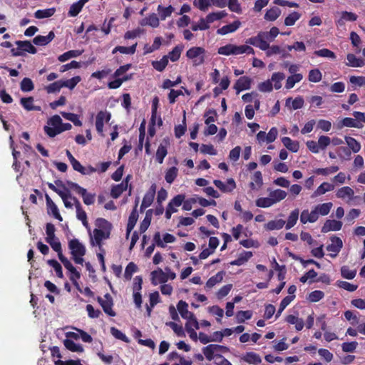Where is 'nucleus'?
Returning <instances> with one entry per match:
<instances>
[{"mask_svg":"<svg viewBox=\"0 0 365 365\" xmlns=\"http://www.w3.org/2000/svg\"><path fill=\"white\" fill-rule=\"evenodd\" d=\"M46 200L48 207L51 209L53 216L60 221H62V217L58 212V210L55 203L52 201L48 195H46Z\"/></svg>","mask_w":365,"mask_h":365,"instance_id":"nucleus-35","label":"nucleus"},{"mask_svg":"<svg viewBox=\"0 0 365 365\" xmlns=\"http://www.w3.org/2000/svg\"><path fill=\"white\" fill-rule=\"evenodd\" d=\"M270 39L271 36H269L268 32L260 31L256 36L250 38L247 43L258 47L262 51H265L269 48V42H271Z\"/></svg>","mask_w":365,"mask_h":365,"instance_id":"nucleus-2","label":"nucleus"},{"mask_svg":"<svg viewBox=\"0 0 365 365\" xmlns=\"http://www.w3.org/2000/svg\"><path fill=\"white\" fill-rule=\"evenodd\" d=\"M183 50V46L182 45H178L176 46L172 51H170L168 56V59L170 58L173 62L176 61L179 59L181 52Z\"/></svg>","mask_w":365,"mask_h":365,"instance_id":"nucleus-43","label":"nucleus"},{"mask_svg":"<svg viewBox=\"0 0 365 365\" xmlns=\"http://www.w3.org/2000/svg\"><path fill=\"white\" fill-rule=\"evenodd\" d=\"M68 247L72 256L85 255L86 254L85 247L77 239L70 240Z\"/></svg>","mask_w":365,"mask_h":365,"instance_id":"nucleus-10","label":"nucleus"},{"mask_svg":"<svg viewBox=\"0 0 365 365\" xmlns=\"http://www.w3.org/2000/svg\"><path fill=\"white\" fill-rule=\"evenodd\" d=\"M178 170L176 167H172L168 169L165 173V179L166 182L171 184L178 175Z\"/></svg>","mask_w":365,"mask_h":365,"instance_id":"nucleus-46","label":"nucleus"},{"mask_svg":"<svg viewBox=\"0 0 365 365\" xmlns=\"http://www.w3.org/2000/svg\"><path fill=\"white\" fill-rule=\"evenodd\" d=\"M16 44L23 51H26L30 53L34 54L37 52L36 48L29 41H17Z\"/></svg>","mask_w":365,"mask_h":365,"instance_id":"nucleus-25","label":"nucleus"},{"mask_svg":"<svg viewBox=\"0 0 365 365\" xmlns=\"http://www.w3.org/2000/svg\"><path fill=\"white\" fill-rule=\"evenodd\" d=\"M332 203L331 202H327L323 203L321 205H318L315 206L314 208L315 211H317L318 217H319V215H327L329 214V212L331 210V208L332 207Z\"/></svg>","mask_w":365,"mask_h":365,"instance_id":"nucleus-27","label":"nucleus"},{"mask_svg":"<svg viewBox=\"0 0 365 365\" xmlns=\"http://www.w3.org/2000/svg\"><path fill=\"white\" fill-rule=\"evenodd\" d=\"M284 78L285 76L283 73L277 72L272 74L271 81L274 83V87L275 89L278 90L282 87L281 81Z\"/></svg>","mask_w":365,"mask_h":365,"instance_id":"nucleus-48","label":"nucleus"},{"mask_svg":"<svg viewBox=\"0 0 365 365\" xmlns=\"http://www.w3.org/2000/svg\"><path fill=\"white\" fill-rule=\"evenodd\" d=\"M342 227V222L334 220H328L324 224L322 232L324 233L329 231H338L341 230Z\"/></svg>","mask_w":365,"mask_h":365,"instance_id":"nucleus-14","label":"nucleus"},{"mask_svg":"<svg viewBox=\"0 0 365 365\" xmlns=\"http://www.w3.org/2000/svg\"><path fill=\"white\" fill-rule=\"evenodd\" d=\"M168 152L165 146L160 144L156 152V160L159 163H163L164 158L166 156Z\"/></svg>","mask_w":365,"mask_h":365,"instance_id":"nucleus-62","label":"nucleus"},{"mask_svg":"<svg viewBox=\"0 0 365 365\" xmlns=\"http://www.w3.org/2000/svg\"><path fill=\"white\" fill-rule=\"evenodd\" d=\"M252 256V252H244L240 255L239 257L237 259L231 262L230 264L232 265L240 266L243 264L245 262H246Z\"/></svg>","mask_w":365,"mask_h":365,"instance_id":"nucleus-34","label":"nucleus"},{"mask_svg":"<svg viewBox=\"0 0 365 365\" xmlns=\"http://www.w3.org/2000/svg\"><path fill=\"white\" fill-rule=\"evenodd\" d=\"M97 229H100L105 231L110 232L112 229V225L103 218H98L95 222Z\"/></svg>","mask_w":365,"mask_h":365,"instance_id":"nucleus-44","label":"nucleus"},{"mask_svg":"<svg viewBox=\"0 0 365 365\" xmlns=\"http://www.w3.org/2000/svg\"><path fill=\"white\" fill-rule=\"evenodd\" d=\"M300 18V14L298 12H292L284 19V24L286 26H292Z\"/></svg>","mask_w":365,"mask_h":365,"instance_id":"nucleus-63","label":"nucleus"},{"mask_svg":"<svg viewBox=\"0 0 365 365\" xmlns=\"http://www.w3.org/2000/svg\"><path fill=\"white\" fill-rule=\"evenodd\" d=\"M55 37V34L53 31H50L46 36H37L33 39L34 44L37 46H46L50 43Z\"/></svg>","mask_w":365,"mask_h":365,"instance_id":"nucleus-17","label":"nucleus"},{"mask_svg":"<svg viewBox=\"0 0 365 365\" xmlns=\"http://www.w3.org/2000/svg\"><path fill=\"white\" fill-rule=\"evenodd\" d=\"M127 187L126 183L121 182L120 184L113 187L110 195L113 198L116 199L127 189Z\"/></svg>","mask_w":365,"mask_h":365,"instance_id":"nucleus-45","label":"nucleus"},{"mask_svg":"<svg viewBox=\"0 0 365 365\" xmlns=\"http://www.w3.org/2000/svg\"><path fill=\"white\" fill-rule=\"evenodd\" d=\"M274 204V200L270 197H260L256 200V205L259 207H269Z\"/></svg>","mask_w":365,"mask_h":365,"instance_id":"nucleus-57","label":"nucleus"},{"mask_svg":"<svg viewBox=\"0 0 365 365\" xmlns=\"http://www.w3.org/2000/svg\"><path fill=\"white\" fill-rule=\"evenodd\" d=\"M89 0H79L78 1L73 4L69 9L68 15L70 16H76L81 11L82 8Z\"/></svg>","mask_w":365,"mask_h":365,"instance_id":"nucleus-21","label":"nucleus"},{"mask_svg":"<svg viewBox=\"0 0 365 365\" xmlns=\"http://www.w3.org/2000/svg\"><path fill=\"white\" fill-rule=\"evenodd\" d=\"M269 197L272 199V200H274V203H277L284 200L287 197V192L284 190L277 189L272 191L269 193Z\"/></svg>","mask_w":365,"mask_h":365,"instance_id":"nucleus-39","label":"nucleus"},{"mask_svg":"<svg viewBox=\"0 0 365 365\" xmlns=\"http://www.w3.org/2000/svg\"><path fill=\"white\" fill-rule=\"evenodd\" d=\"M175 237L168 233H166L163 237V241L160 238V234L159 232H156L153 237V241L158 247H165V243H172L175 242Z\"/></svg>","mask_w":365,"mask_h":365,"instance_id":"nucleus-11","label":"nucleus"},{"mask_svg":"<svg viewBox=\"0 0 365 365\" xmlns=\"http://www.w3.org/2000/svg\"><path fill=\"white\" fill-rule=\"evenodd\" d=\"M334 189V185L330 184L329 182H323L320 186L317 187V189L314 192L312 197H316L321 195L324 194L328 191L333 190Z\"/></svg>","mask_w":365,"mask_h":365,"instance_id":"nucleus-24","label":"nucleus"},{"mask_svg":"<svg viewBox=\"0 0 365 365\" xmlns=\"http://www.w3.org/2000/svg\"><path fill=\"white\" fill-rule=\"evenodd\" d=\"M356 19L357 16L355 14L352 12L343 11L341 13V18L337 21V24L339 26H343L346 21H354Z\"/></svg>","mask_w":365,"mask_h":365,"instance_id":"nucleus-30","label":"nucleus"},{"mask_svg":"<svg viewBox=\"0 0 365 365\" xmlns=\"http://www.w3.org/2000/svg\"><path fill=\"white\" fill-rule=\"evenodd\" d=\"M285 223L286 222L284 220H271L264 225V227L267 230H280Z\"/></svg>","mask_w":365,"mask_h":365,"instance_id":"nucleus-26","label":"nucleus"},{"mask_svg":"<svg viewBox=\"0 0 365 365\" xmlns=\"http://www.w3.org/2000/svg\"><path fill=\"white\" fill-rule=\"evenodd\" d=\"M154 191L153 190H149L147 192L143 199L142 204L140 206L141 210L143 209H145L146 207H149L154 200Z\"/></svg>","mask_w":365,"mask_h":365,"instance_id":"nucleus-38","label":"nucleus"},{"mask_svg":"<svg viewBox=\"0 0 365 365\" xmlns=\"http://www.w3.org/2000/svg\"><path fill=\"white\" fill-rule=\"evenodd\" d=\"M158 11L160 17L162 20H165L167 17L170 16L174 11V8L172 6L168 7H163L159 5L158 7Z\"/></svg>","mask_w":365,"mask_h":365,"instance_id":"nucleus-41","label":"nucleus"},{"mask_svg":"<svg viewBox=\"0 0 365 365\" xmlns=\"http://www.w3.org/2000/svg\"><path fill=\"white\" fill-rule=\"evenodd\" d=\"M137 271V266L133 262H130L125 270L124 277L126 279L130 280L132 275Z\"/></svg>","mask_w":365,"mask_h":365,"instance_id":"nucleus-61","label":"nucleus"},{"mask_svg":"<svg viewBox=\"0 0 365 365\" xmlns=\"http://www.w3.org/2000/svg\"><path fill=\"white\" fill-rule=\"evenodd\" d=\"M204 48L201 47H192L187 51L186 56L187 58L192 60L193 65L198 66L204 62Z\"/></svg>","mask_w":365,"mask_h":365,"instance_id":"nucleus-7","label":"nucleus"},{"mask_svg":"<svg viewBox=\"0 0 365 365\" xmlns=\"http://www.w3.org/2000/svg\"><path fill=\"white\" fill-rule=\"evenodd\" d=\"M166 325L172 328L173 331L178 336L181 337H185V334L183 330V328L182 326L178 325L176 323L173 322H169L166 323Z\"/></svg>","mask_w":365,"mask_h":365,"instance_id":"nucleus-58","label":"nucleus"},{"mask_svg":"<svg viewBox=\"0 0 365 365\" xmlns=\"http://www.w3.org/2000/svg\"><path fill=\"white\" fill-rule=\"evenodd\" d=\"M322 80V73L319 69L311 70L309 73V81L314 83L319 82Z\"/></svg>","mask_w":365,"mask_h":365,"instance_id":"nucleus-64","label":"nucleus"},{"mask_svg":"<svg viewBox=\"0 0 365 365\" xmlns=\"http://www.w3.org/2000/svg\"><path fill=\"white\" fill-rule=\"evenodd\" d=\"M188 304L185 301L180 300L177 305L178 310L179 311L181 317L188 321L193 322L195 329H199L200 325L194 314L187 309Z\"/></svg>","mask_w":365,"mask_h":365,"instance_id":"nucleus-3","label":"nucleus"},{"mask_svg":"<svg viewBox=\"0 0 365 365\" xmlns=\"http://www.w3.org/2000/svg\"><path fill=\"white\" fill-rule=\"evenodd\" d=\"M47 262L54 269L57 277L59 278L63 277L61 265L56 259H49Z\"/></svg>","mask_w":365,"mask_h":365,"instance_id":"nucleus-59","label":"nucleus"},{"mask_svg":"<svg viewBox=\"0 0 365 365\" xmlns=\"http://www.w3.org/2000/svg\"><path fill=\"white\" fill-rule=\"evenodd\" d=\"M345 140L349 146V148L354 153H358L360 150L361 145L354 138L346 136Z\"/></svg>","mask_w":365,"mask_h":365,"instance_id":"nucleus-40","label":"nucleus"},{"mask_svg":"<svg viewBox=\"0 0 365 365\" xmlns=\"http://www.w3.org/2000/svg\"><path fill=\"white\" fill-rule=\"evenodd\" d=\"M331 244L329 245L327 247V250L329 252H331L330 256L331 257H335L338 253L340 252L343 242L342 240L338 237H332L331 238Z\"/></svg>","mask_w":365,"mask_h":365,"instance_id":"nucleus-9","label":"nucleus"},{"mask_svg":"<svg viewBox=\"0 0 365 365\" xmlns=\"http://www.w3.org/2000/svg\"><path fill=\"white\" fill-rule=\"evenodd\" d=\"M168 63V56H165L160 61H153L152 65L158 71H163Z\"/></svg>","mask_w":365,"mask_h":365,"instance_id":"nucleus-47","label":"nucleus"},{"mask_svg":"<svg viewBox=\"0 0 365 365\" xmlns=\"http://www.w3.org/2000/svg\"><path fill=\"white\" fill-rule=\"evenodd\" d=\"M151 215H152V210H149L147 211L145 217L143 222L140 224V232H144L146 231V230L148 228L150 222H151Z\"/></svg>","mask_w":365,"mask_h":365,"instance_id":"nucleus-49","label":"nucleus"},{"mask_svg":"<svg viewBox=\"0 0 365 365\" xmlns=\"http://www.w3.org/2000/svg\"><path fill=\"white\" fill-rule=\"evenodd\" d=\"M67 185L71 187L74 189L79 195H81L83 197V202L86 205H92L95 200V194L88 193L87 190L79 186L78 184L73 182L71 181H67Z\"/></svg>","mask_w":365,"mask_h":365,"instance_id":"nucleus-5","label":"nucleus"},{"mask_svg":"<svg viewBox=\"0 0 365 365\" xmlns=\"http://www.w3.org/2000/svg\"><path fill=\"white\" fill-rule=\"evenodd\" d=\"M281 14V10L277 7L274 6L269 9L265 15L264 19L269 21H275Z\"/></svg>","mask_w":365,"mask_h":365,"instance_id":"nucleus-28","label":"nucleus"},{"mask_svg":"<svg viewBox=\"0 0 365 365\" xmlns=\"http://www.w3.org/2000/svg\"><path fill=\"white\" fill-rule=\"evenodd\" d=\"M295 296H287L284 297L280 303L279 308L276 314V318L279 317L282 311L286 308L287 306L294 299Z\"/></svg>","mask_w":365,"mask_h":365,"instance_id":"nucleus-54","label":"nucleus"},{"mask_svg":"<svg viewBox=\"0 0 365 365\" xmlns=\"http://www.w3.org/2000/svg\"><path fill=\"white\" fill-rule=\"evenodd\" d=\"M64 346L68 350L73 352H83V348L81 345L76 344L71 339H65L63 341Z\"/></svg>","mask_w":365,"mask_h":365,"instance_id":"nucleus-37","label":"nucleus"},{"mask_svg":"<svg viewBox=\"0 0 365 365\" xmlns=\"http://www.w3.org/2000/svg\"><path fill=\"white\" fill-rule=\"evenodd\" d=\"M105 298L106 299H103L99 297H98V302L107 314L111 317L115 316V312L112 309L113 302L111 296L109 294H106Z\"/></svg>","mask_w":365,"mask_h":365,"instance_id":"nucleus-8","label":"nucleus"},{"mask_svg":"<svg viewBox=\"0 0 365 365\" xmlns=\"http://www.w3.org/2000/svg\"><path fill=\"white\" fill-rule=\"evenodd\" d=\"M138 218V214L137 210H135V208H134L128 218V222L127 225V230H126V237L127 238H128L130 232L134 228V227L137 222Z\"/></svg>","mask_w":365,"mask_h":365,"instance_id":"nucleus-19","label":"nucleus"},{"mask_svg":"<svg viewBox=\"0 0 365 365\" xmlns=\"http://www.w3.org/2000/svg\"><path fill=\"white\" fill-rule=\"evenodd\" d=\"M283 145L290 151L296 153L299 150V143L296 141L292 140L289 137H284L282 138Z\"/></svg>","mask_w":365,"mask_h":365,"instance_id":"nucleus-29","label":"nucleus"},{"mask_svg":"<svg viewBox=\"0 0 365 365\" xmlns=\"http://www.w3.org/2000/svg\"><path fill=\"white\" fill-rule=\"evenodd\" d=\"M347 65L352 67H362L364 65L363 59L356 58L354 54L347 55Z\"/></svg>","mask_w":365,"mask_h":365,"instance_id":"nucleus-33","label":"nucleus"},{"mask_svg":"<svg viewBox=\"0 0 365 365\" xmlns=\"http://www.w3.org/2000/svg\"><path fill=\"white\" fill-rule=\"evenodd\" d=\"M193 5L200 11H206L211 6L210 0H194Z\"/></svg>","mask_w":365,"mask_h":365,"instance_id":"nucleus-52","label":"nucleus"},{"mask_svg":"<svg viewBox=\"0 0 365 365\" xmlns=\"http://www.w3.org/2000/svg\"><path fill=\"white\" fill-rule=\"evenodd\" d=\"M229 349L227 346L217 345V344H210L202 349V352L205 356L206 359L209 361L212 360L215 358V356L219 352H227Z\"/></svg>","mask_w":365,"mask_h":365,"instance_id":"nucleus-4","label":"nucleus"},{"mask_svg":"<svg viewBox=\"0 0 365 365\" xmlns=\"http://www.w3.org/2000/svg\"><path fill=\"white\" fill-rule=\"evenodd\" d=\"M185 330L189 334L190 339H192L193 341H197V334L196 331L194 330L195 327L193 326V322L187 321L185 323Z\"/></svg>","mask_w":365,"mask_h":365,"instance_id":"nucleus-56","label":"nucleus"},{"mask_svg":"<svg viewBox=\"0 0 365 365\" xmlns=\"http://www.w3.org/2000/svg\"><path fill=\"white\" fill-rule=\"evenodd\" d=\"M242 359L250 364H258L262 361L260 356L255 352L246 353Z\"/></svg>","mask_w":365,"mask_h":365,"instance_id":"nucleus-22","label":"nucleus"},{"mask_svg":"<svg viewBox=\"0 0 365 365\" xmlns=\"http://www.w3.org/2000/svg\"><path fill=\"white\" fill-rule=\"evenodd\" d=\"M223 279V273L220 272L217 274H216L215 276L210 277L207 283L206 287L208 288L213 287L217 283L220 282Z\"/></svg>","mask_w":365,"mask_h":365,"instance_id":"nucleus-51","label":"nucleus"},{"mask_svg":"<svg viewBox=\"0 0 365 365\" xmlns=\"http://www.w3.org/2000/svg\"><path fill=\"white\" fill-rule=\"evenodd\" d=\"M302 78L303 76L301 73H297L289 76L287 79L285 88L287 89L293 88L294 84L301 81Z\"/></svg>","mask_w":365,"mask_h":365,"instance_id":"nucleus-36","label":"nucleus"},{"mask_svg":"<svg viewBox=\"0 0 365 365\" xmlns=\"http://www.w3.org/2000/svg\"><path fill=\"white\" fill-rule=\"evenodd\" d=\"M252 80L247 76L240 77L234 86V88L239 93L242 90L249 89L251 86Z\"/></svg>","mask_w":365,"mask_h":365,"instance_id":"nucleus-15","label":"nucleus"},{"mask_svg":"<svg viewBox=\"0 0 365 365\" xmlns=\"http://www.w3.org/2000/svg\"><path fill=\"white\" fill-rule=\"evenodd\" d=\"M354 192L350 187L346 186L339 189L336 193L338 198H349V200L354 198Z\"/></svg>","mask_w":365,"mask_h":365,"instance_id":"nucleus-20","label":"nucleus"},{"mask_svg":"<svg viewBox=\"0 0 365 365\" xmlns=\"http://www.w3.org/2000/svg\"><path fill=\"white\" fill-rule=\"evenodd\" d=\"M314 53V55L320 57L329 58L331 59L336 58L335 53L327 48H322L320 50L315 51Z\"/></svg>","mask_w":365,"mask_h":365,"instance_id":"nucleus-53","label":"nucleus"},{"mask_svg":"<svg viewBox=\"0 0 365 365\" xmlns=\"http://www.w3.org/2000/svg\"><path fill=\"white\" fill-rule=\"evenodd\" d=\"M241 23L239 21H235L233 23L224 26L217 31L218 34L226 35L229 33L235 31L240 26Z\"/></svg>","mask_w":365,"mask_h":365,"instance_id":"nucleus-18","label":"nucleus"},{"mask_svg":"<svg viewBox=\"0 0 365 365\" xmlns=\"http://www.w3.org/2000/svg\"><path fill=\"white\" fill-rule=\"evenodd\" d=\"M152 283L156 285L158 283H165L168 280V274L159 268L151 272Z\"/></svg>","mask_w":365,"mask_h":365,"instance_id":"nucleus-13","label":"nucleus"},{"mask_svg":"<svg viewBox=\"0 0 365 365\" xmlns=\"http://www.w3.org/2000/svg\"><path fill=\"white\" fill-rule=\"evenodd\" d=\"M292 101V107L293 109L297 110L303 107L304 99L302 97H297L292 101V98H288L286 100V106H288L289 103Z\"/></svg>","mask_w":365,"mask_h":365,"instance_id":"nucleus-50","label":"nucleus"},{"mask_svg":"<svg viewBox=\"0 0 365 365\" xmlns=\"http://www.w3.org/2000/svg\"><path fill=\"white\" fill-rule=\"evenodd\" d=\"M318 220V215L317 211L312 210L309 212L308 210H304L300 215V221L303 224H306L307 222H315Z\"/></svg>","mask_w":365,"mask_h":365,"instance_id":"nucleus-12","label":"nucleus"},{"mask_svg":"<svg viewBox=\"0 0 365 365\" xmlns=\"http://www.w3.org/2000/svg\"><path fill=\"white\" fill-rule=\"evenodd\" d=\"M34 86L29 78H24L21 82V89L24 92H29L34 90Z\"/></svg>","mask_w":365,"mask_h":365,"instance_id":"nucleus-55","label":"nucleus"},{"mask_svg":"<svg viewBox=\"0 0 365 365\" xmlns=\"http://www.w3.org/2000/svg\"><path fill=\"white\" fill-rule=\"evenodd\" d=\"M73 202H74L76 209L77 218L82 221L84 226H87V216L86 212L83 210L81 205L76 197H73Z\"/></svg>","mask_w":365,"mask_h":365,"instance_id":"nucleus-16","label":"nucleus"},{"mask_svg":"<svg viewBox=\"0 0 365 365\" xmlns=\"http://www.w3.org/2000/svg\"><path fill=\"white\" fill-rule=\"evenodd\" d=\"M34 100L33 97L21 98V103L26 110H41V107L34 106Z\"/></svg>","mask_w":365,"mask_h":365,"instance_id":"nucleus-23","label":"nucleus"},{"mask_svg":"<svg viewBox=\"0 0 365 365\" xmlns=\"http://www.w3.org/2000/svg\"><path fill=\"white\" fill-rule=\"evenodd\" d=\"M83 51L79 50H71L64 53L63 54L58 56V61L61 62H64L71 58L77 57L82 54Z\"/></svg>","mask_w":365,"mask_h":365,"instance_id":"nucleus-32","label":"nucleus"},{"mask_svg":"<svg viewBox=\"0 0 365 365\" xmlns=\"http://www.w3.org/2000/svg\"><path fill=\"white\" fill-rule=\"evenodd\" d=\"M110 232L105 231L100 229H94L93 237L91 236V243L93 246L97 245L99 250L103 252L102 248V240L109 238Z\"/></svg>","mask_w":365,"mask_h":365,"instance_id":"nucleus-6","label":"nucleus"},{"mask_svg":"<svg viewBox=\"0 0 365 365\" xmlns=\"http://www.w3.org/2000/svg\"><path fill=\"white\" fill-rule=\"evenodd\" d=\"M299 209H295L291 212L290 215H289L287 222L286 223L287 230L292 228L296 225L299 218Z\"/></svg>","mask_w":365,"mask_h":365,"instance_id":"nucleus-31","label":"nucleus"},{"mask_svg":"<svg viewBox=\"0 0 365 365\" xmlns=\"http://www.w3.org/2000/svg\"><path fill=\"white\" fill-rule=\"evenodd\" d=\"M61 88H63L62 81H58L46 86V90L48 93H53L58 92Z\"/></svg>","mask_w":365,"mask_h":365,"instance_id":"nucleus-60","label":"nucleus"},{"mask_svg":"<svg viewBox=\"0 0 365 365\" xmlns=\"http://www.w3.org/2000/svg\"><path fill=\"white\" fill-rule=\"evenodd\" d=\"M255 53L254 49L247 45L237 46L234 44H227L218 48V53L221 55H239L242 53Z\"/></svg>","mask_w":365,"mask_h":365,"instance_id":"nucleus-1","label":"nucleus"},{"mask_svg":"<svg viewBox=\"0 0 365 365\" xmlns=\"http://www.w3.org/2000/svg\"><path fill=\"white\" fill-rule=\"evenodd\" d=\"M55 11L56 9L54 8H50L44 10H38L35 12L34 16L38 19L48 18L52 16Z\"/></svg>","mask_w":365,"mask_h":365,"instance_id":"nucleus-42","label":"nucleus"}]
</instances>
